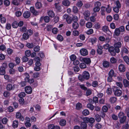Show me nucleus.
Returning a JSON list of instances; mask_svg holds the SVG:
<instances>
[{
	"mask_svg": "<svg viewBox=\"0 0 129 129\" xmlns=\"http://www.w3.org/2000/svg\"><path fill=\"white\" fill-rule=\"evenodd\" d=\"M90 77L89 73L87 71H85L83 73L82 75H80L78 76V79L81 81H82L84 79H88Z\"/></svg>",
	"mask_w": 129,
	"mask_h": 129,
	"instance_id": "1",
	"label": "nucleus"
},
{
	"mask_svg": "<svg viewBox=\"0 0 129 129\" xmlns=\"http://www.w3.org/2000/svg\"><path fill=\"white\" fill-rule=\"evenodd\" d=\"M108 51L113 56H115L116 53H118L119 52L118 49H116L115 47L113 46L110 47L108 49Z\"/></svg>",
	"mask_w": 129,
	"mask_h": 129,
	"instance_id": "2",
	"label": "nucleus"
},
{
	"mask_svg": "<svg viewBox=\"0 0 129 129\" xmlns=\"http://www.w3.org/2000/svg\"><path fill=\"white\" fill-rule=\"evenodd\" d=\"M84 121L87 123L89 122L91 123H93L94 121L95 120L93 118H88V117L84 118L83 119Z\"/></svg>",
	"mask_w": 129,
	"mask_h": 129,
	"instance_id": "3",
	"label": "nucleus"
},
{
	"mask_svg": "<svg viewBox=\"0 0 129 129\" xmlns=\"http://www.w3.org/2000/svg\"><path fill=\"white\" fill-rule=\"evenodd\" d=\"M80 53L83 56H86L88 54L87 50L84 48L81 49L80 50Z\"/></svg>",
	"mask_w": 129,
	"mask_h": 129,
	"instance_id": "4",
	"label": "nucleus"
},
{
	"mask_svg": "<svg viewBox=\"0 0 129 129\" xmlns=\"http://www.w3.org/2000/svg\"><path fill=\"white\" fill-rule=\"evenodd\" d=\"M16 117L17 118L19 119L21 121H23L24 120V118L22 116L21 114L19 112H17L16 114Z\"/></svg>",
	"mask_w": 129,
	"mask_h": 129,
	"instance_id": "5",
	"label": "nucleus"
},
{
	"mask_svg": "<svg viewBox=\"0 0 129 129\" xmlns=\"http://www.w3.org/2000/svg\"><path fill=\"white\" fill-rule=\"evenodd\" d=\"M26 92L28 94H30L32 93V90L31 87L30 86H26L25 88Z\"/></svg>",
	"mask_w": 129,
	"mask_h": 129,
	"instance_id": "6",
	"label": "nucleus"
},
{
	"mask_svg": "<svg viewBox=\"0 0 129 129\" xmlns=\"http://www.w3.org/2000/svg\"><path fill=\"white\" fill-rule=\"evenodd\" d=\"M83 15H84V18L86 20H88L89 18H88L90 15V12L88 11H85Z\"/></svg>",
	"mask_w": 129,
	"mask_h": 129,
	"instance_id": "7",
	"label": "nucleus"
},
{
	"mask_svg": "<svg viewBox=\"0 0 129 129\" xmlns=\"http://www.w3.org/2000/svg\"><path fill=\"white\" fill-rule=\"evenodd\" d=\"M30 11L35 16L39 14V12L36 10L33 7H31L30 8Z\"/></svg>",
	"mask_w": 129,
	"mask_h": 129,
	"instance_id": "8",
	"label": "nucleus"
},
{
	"mask_svg": "<svg viewBox=\"0 0 129 129\" xmlns=\"http://www.w3.org/2000/svg\"><path fill=\"white\" fill-rule=\"evenodd\" d=\"M114 95L117 96H120L122 94V91L121 90L117 88L115 91H114Z\"/></svg>",
	"mask_w": 129,
	"mask_h": 129,
	"instance_id": "9",
	"label": "nucleus"
},
{
	"mask_svg": "<svg viewBox=\"0 0 129 129\" xmlns=\"http://www.w3.org/2000/svg\"><path fill=\"white\" fill-rule=\"evenodd\" d=\"M41 64L40 62L36 63V66L34 68L35 70L36 71H39L40 70V66L41 65Z\"/></svg>",
	"mask_w": 129,
	"mask_h": 129,
	"instance_id": "10",
	"label": "nucleus"
},
{
	"mask_svg": "<svg viewBox=\"0 0 129 129\" xmlns=\"http://www.w3.org/2000/svg\"><path fill=\"white\" fill-rule=\"evenodd\" d=\"M119 70L120 72H124L125 71V66L122 64H120L119 66Z\"/></svg>",
	"mask_w": 129,
	"mask_h": 129,
	"instance_id": "11",
	"label": "nucleus"
},
{
	"mask_svg": "<svg viewBox=\"0 0 129 129\" xmlns=\"http://www.w3.org/2000/svg\"><path fill=\"white\" fill-rule=\"evenodd\" d=\"M30 15V13L29 11H26L23 14V17L26 18L29 17Z\"/></svg>",
	"mask_w": 129,
	"mask_h": 129,
	"instance_id": "12",
	"label": "nucleus"
},
{
	"mask_svg": "<svg viewBox=\"0 0 129 129\" xmlns=\"http://www.w3.org/2000/svg\"><path fill=\"white\" fill-rule=\"evenodd\" d=\"M114 47L116 49H118L119 51L120 52L119 48L121 47V44L120 42H119L115 43L114 44Z\"/></svg>",
	"mask_w": 129,
	"mask_h": 129,
	"instance_id": "13",
	"label": "nucleus"
},
{
	"mask_svg": "<svg viewBox=\"0 0 129 129\" xmlns=\"http://www.w3.org/2000/svg\"><path fill=\"white\" fill-rule=\"evenodd\" d=\"M83 61L87 64H89L91 62L90 59L89 58H83Z\"/></svg>",
	"mask_w": 129,
	"mask_h": 129,
	"instance_id": "14",
	"label": "nucleus"
},
{
	"mask_svg": "<svg viewBox=\"0 0 129 129\" xmlns=\"http://www.w3.org/2000/svg\"><path fill=\"white\" fill-rule=\"evenodd\" d=\"M62 4L66 6H69L70 4V2L68 0H64L62 2Z\"/></svg>",
	"mask_w": 129,
	"mask_h": 129,
	"instance_id": "15",
	"label": "nucleus"
},
{
	"mask_svg": "<svg viewBox=\"0 0 129 129\" xmlns=\"http://www.w3.org/2000/svg\"><path fill=\"white\" fill-rule=\"evenodd\" d=\"M86 123L85 122H82L81 124V128L82 129H86L87 127V125Z\"/></svg>",
	"mask_w": 129,
	"mask_h": 129,
	"instance_id": "16",
	"label": "nucleus"
},
{
	"mask_svg": "<svg viewBox=\"0 0 129 129\" xmlns=\"http://www.w3.org/2000/svg\"><path fill=\"white\" fill-rule=\"evenodd\" d=\"M123 82L124 86L125 87H127L129 86V81L126 79L123 80Z\"/></svg>",
	"mask_w": 129,
	"mask_h": 129,
	"instance_id": "17",
	"label": "nucleus"
},
{
	"mask_svg": "<svg viewBox=\"0 0 129 129\" xmlns=\"http://www.w3.org/2000/svg\"><path fill=\"white\" fill-rule=\"evenodd\" d=\"M126 118L125 116H123L120 118L119 120V121L121 123H123L125 121Z\"/></svg>",
	"mask_w": 129,
	"mask_h": 129,
	"instance_id": "18",
	"label": "nucleus"
},
{
	"mask_svg": "<svg viewBox=\"0 0 129 129\" xmlns=\"http://www.w3.org/2000/svg\"><path fill=\"white\" fill-rule=\"evenodd\" d=\"M14 88V86H12V85L11 84H8L7 86V89L8 90L10 91Z\"/></svg>",
	"mask_w": 129,
	"mask_h": 129,
	"instance_id": "19",
	"label": "nucleus"
},
{
	"mask_svg": "<svg viewBox=\"0 0 129 129\" xmlns=\"http://www.w3.org/2000/svg\"><path fill=\"white\" fill-rule=\"evenodd\" d=\"M48 15L50 17H53L54 16L55 14L54 12L51 10H50L48 12Z\"/></svg>",
	"mask_w": 129,
	"mask_h": 129,
	"instance_id": "20",
	"label": "nucleus"
},
{
	"mask_svg": "<svg viewBox=\"0 0 129 129\" xmlns=\"http://www.w3.org/2000/svg\"><path fill=\"white\" fill-rule=\"evenodd\" d=\"M5 69L1 67L0 68V74L1 75H3L5 74Z\"/></svg>",
	"mask_w": 129,
	"mask_h": 129,
	"instance_id": "21",
	"label": "nucleus"
},
{
	"mask_svg": "<svg viewBox=\"0 0 129 129\" xmlns=\"http://www.w3.org/2000/svg\"><path fill=\"white\" fill-rule=\"evenodd\" d=\"M66 122L65 120L64 119L61 120L60 122V124L61 126H64L66 124Z\"/></svg>",
	"mask_w": 129,
	"mask_h": 129,
	"instance_id": "22",
	"label": "nucleus"
},
{
	"mask_svg": "<svg viewBox=\"0 0 129 129\" xmlns=\"http://www.w3.org/2000/svg\"><path fill=\"white\" fill-rule=\"evenodd\" d=\"M79 67L81 69H84L86 68V65L85 63H82L80 64Z\"/></svg>",
	"mask_w": 129,
	"mask_h": 129,
	"instance_id": "23",
	"label": "nucleus"
},
{
	"mask_svg": "<svg viewBox=\"0 0 129 129\" xmlns=\"http://www.w3.org/2000/svg\"><path fill=\"white\" fill-rule=\"evenodd\" d=\"M87 107L92 110H93L94 108V106L90 103L88 104L87 105Z\"/></svg>",
	"mask_w": 129,
	"mask_h": 129,
	"instance_id": "24",
	"label": "nucleus"
},
{
	"mask_svg": "<svg viewBox=\"0 0 129 129\" xmlns=\"http://www.w3.org/2000/svg\"><path fill=\"white\" fill-rule=\"evenodd\" d=\"M79 26V25L77 22L74 23L73 25V27L75 29H77L78 27Z\"/></svg>",
	"mask_w": 129,
	"mask_h": 129,
	"instance_id": "25",
	"label": "nucleus"
},
{
	"mask_svg": "<svg viewBox=\"0 0 129 129\" xmlns=\"http://www.w3.org/2000/svg\"><path fill=\"white\" fill-rule=\"evenodd\" d=\"M18 124V122L17 121V120H15L14 121L13 124V126L14 127H17Z\"/></svg>",
	"mask_w": 129,
	"mask_h": 129,
	"instance_id": "26",
	"label": "nucleus"
},
{
	"mask_svg": "<svg viewBox=\"0 0 129 129\" xmlns=\"http://www.w3.org/2000/svg\"><path fill=\"white\" fill-rule=\"evenodd\" d=\"M120 31L118 28H116L114 31V34L116 36H119L120 33Z\"/></svg>",
	"mask_w": 129,
	"mask_h": 129,
	"instance_id": "27",
	"label": "nucleus"
},
{
	"mask_svg": "<svg viewBox=\"0 0 129 129\" xmlns=\"http://www.w3.org/2000/svg\"><path fill=\"white\" fill-rule=\"evenodd\" d=\"M117 99L115 97H112L110 100V101L111 103H115Z\"/></svg>",
	"mask_w": 129,
	"mask_h": 129,
	"instance_id": "28",
	"label": "nucleus"
},
{
	"mask_svg": "<svg viewBox=\"0 0 129 129\" xmlns=\"http://www.w3.org/2000/svg\"><path fill=\"white\" fill-rule=\"evenodd\" d=\"M82 107V104L80 103H78L76 105V109L77 110H79Z\"/></svg>",
	"mask_w": 129,
	"mask_h": 129,
	"instance_id": "29",
	"label": "nucleus"
},
{
	"mask_svg": "<svg viewBox=\"0 0 129 129\" xmlns=\"http://www.w3.org/2000/svg\"><path fill=\"white\" fill-rule=\"evenodd\" d=\"M95 119L97 121L99 122L101 121V118L99 115L96 114L95 115Z\"/></svg>",
	"mask_w": 129,
	"mask_h": 129,
	"instance_id": "30",
	"label": "nucleus"
},
{
	"mask_svg": "<svg viewBox=\"0 0 129 129\" xmlns=\"http://www.w3.org/2000/svg\"><path fill=\"white\" fill-rule=\"evenodd\" d=\"M123 59L125 62L128 64H129V58L127 56H125L123 57Z\"/></svg>",
	"mask_w": 129,
	"mask_h": 129,
	"instance_id": "31",
	"label": "nucleus"
},
{
	"mask_svg": "<svg viewBox=\"0 0 129 129\" xmlns=\"http://www.w3.org/2000/svg\"><path fill=\"white\" fill-rule=\"evenodd\" d=\"M106 10V8L104 7H102L101 8V14L102 15H105L104 12Z\"/></svg>",
	"mask_w": 129,
	"mask_h": 129,
	"instance_id": "32",
	"label": "nucleus"
},
{
	"mask_svg": "<svg viewBox=\"0 0 129 129\" xmlns=\"http://www.w3.org/2000/svg\"><path fill=\"white\" fill-rule=\"evenodd\" d=\"M82 113L84 115L86 116L88 115L89 113V112L88 110L85 109L83 111Z\"/></svg>",
	"mask_w": 129,
	"mask_h": 129,
	"instance_id": "33",
	"label": "nucleus"
},
{
	"mask_svg": "<svg viewBox=\"0 0 129 129\" xmlns=\"http://www.w3.org/2000/svg\"><path fill=\"white\" fill-rule=\"evenodd\" d=\"M23 37L24 39L26 40L29 38V36L27 34L24 33L23 35Z\"/></svg>",
	"mask_w": 129,
	"mask_h": 129,
	"instance_id": "34",
	"label": "nucleus"
},
{
	"mask_svg": "<svg viewBox=\"0 0 129 129\" xmlns=\"http://www.w3.org/2000/svg\"><path fill=\"white\" fill-rule=\"evenodd\" d=\"M83 5V3L81 1H79L77 3L76 5L78 7H81Z\"/></svg>",
	"mask_w": 129,
	"mask_h": 129,
	"instance_id": "35",
	"label": "nucleus"
},
{
	"mask_svg": "<svg viewBox=\"0 0 129 129\" xmlns=\"http://www.w3.org/2000/svg\"><path fill=\"white\" fill-rule=\"evenodd\" d=\"M103 66L107 68L109 66V63L107 61H105L103 63Z\"/></svg>",
	"mask_w": 129,
	"mask_h": 129,
	"instance_id": "36",
	"label": "nucleus"
},
{
	"mask_svg": "<svg viewBox=\"0 0 129 129\" xmlns=\"http://www.w3.org/2000/svg\"><path fill=\"white\" fill-rule=\"evenodd\" d=\"M18 24L17 22L15 21H14L12 24V26L14 28H16L18 27Z\"/></svg>",
	"mask_w": 129,
	"mask_h": 129,
	"instance_id": "37",
	"label": "nucleus"
},
{
	"mask_svg": "<svg viewBox=\"0 0 129 129\" xmlns=\"http://www.w3.org/2000/svg\"><path fill=\"white\" fill-rule=\"evenodd\" d=\"M94 5L95 7H100L101 5V4L100 2L98 1L95 3Z\"/></svg>",
	"mask_w": 129,
	"mask_h": 129,
	"instance_id": "38",
	"label": "nucleus"
},
{
	"mask_svg": "<svg viewBox=\"0 0 129 129\" xmlns=\"http://www.w3.org/2000/svg\"><path fill=\"white\" fill-rule=\"evenodd\" d=\"M26 46L29 48H32L35 46L33 43H27L26 45Z\"/></svg>",
	"mask_w": 129,
	"mask_h": 129,
	"instance_id": "39",
	"label": "nucleus"
},
{
	"mask_svg": "<svg viewBox=\"0 0 129 129\" xmlns=\"http://www.w3.org/2000/svg\"><path fill=\"white\" fill-rule=\"evenodd\" d=\"M102 30L104 31L105 32H106L108 30H109L108 27L106 26H104L103 27Z\"/></svg>",
	"mask_w": 129,
	"mask_h": 129,
	"instance_id": "40",
	"label": "nucleus"
},
{
	"mask_svg": "<svg viewBox=\"0 0 129 129\" xmlns=\"http://www.w3.org/2000/svg\"><path fill=\"white\" fill-rule=\"evenodd\" d=\"M36 7L38 9H40L42 7L41 4L40 2H38L36 4Z\"/></svg>",
	"mask_w": 129,
	"mask_h": 129,
	"instance_id": "41",
	"label": "nucleus"
},
{
	"mask_svg": "<svg viewBox=\"0 0 129 129\" xmlns=\"http://www.w3.org/2000/svg\"><path fill=\"white\" fill-rule=\"evenodd\" d=\"M25 75L26 76V78H25V80L26 82H27L29 80V76L28 74L27 73H25Z\"/></svg>",
	"mask_w": 129,
	"mask_h": 129,
	"instance_id": "42",
	"label": "nucleus"
},
{
	"mask_svg": "<svg viewBox=\"0 0 129 129\" xmlns=\"http://www.w3.org/2000/svg\"><path fill=\"white\" fill-rule=\"evenodd\" d=\"M92 25L90 22H88L86 24V27L88 28H90L92 27Z\"/></svg>",
	"mask_w": 129,
	"mask_h": 129,
	"instance_id": "43",
	"label": "nucleus"
},
{
	"mask_svg": "<svg viewBox=\"0 0 129 129\" xmlns=\"http://www.w3.org/2000/svg\"><path fill=\"white\" fill-rule=\"evenodd\" d=\"M12 3L13 4L16 5L18 6L19 4V2L18 0H13Z\"/></svg>",
	"mask_w": 129,
	"mask_h": 129,
	"instance_id": "44",
	"label": "nucleus"
},
{
	"mask_svg": "<svg viewBox=\"0 0 129 129\" xmlns=\"http://www.w3.org/2000/svg\"><path fill=\"white\" fill-rule=\"evenodd\" d=\"M100 10V8L99 7H95L93 9V11L94 12H98Z\"/></svg>",
	"mask_w": 129,
	"mask_h": 129,
	"instance_id": "45",
	"label": "nucleus"
},
{
	"mask_svg": "<svg viewBox=\"0 0 129 129\" xmlns=\"http://www.w3.org/2000/svg\"><path fill=\"white\" fill-rule=\"evenodd\" d=\"M25 95V93L24 92H21L18 95L19 96L20 98H23Z\"/></svg>",
	"mask_w": 129,
	"mask_h": 129,
	"instance_id": "46",
	"label": "nucleus"
},
{
	"mask_svg": "<svg viewBox=\"0 0 129 129\" xmlns=\"http://www.w3.org/2000/svg\"><path fill=\"white\" fill-rule=\"evenodd\" d=\"M72 21H73L74 22H77L78 20V18L76 16H74L72 18Z\"/></svg>",
	"mask_w": 129,
	"mask_h": 129,
	"instance_id": "47",
	"label": "nucleus"
},
{
	"mask_svg": "<svg viewBox=\"0 0 129 129\" xmlns=\"http://www.w3.org/2000/svg\"><path fill=\"white\" fill-rule=\"evenodd\" d=\"M30 51L29 50L26 51L25 52V55L27 57L29 56L30 55Z\"/></svg>",
	"mask_w": 129,
	"mask_h": 129,
	"instance_id": "48",
	"label": "nucleus"
},
{
	"mask_svg": "<svg viewBox=\"0 0 129 129\" xmlns=\"http://www.w3.org/2000/svg\"><path fill=\"white\" fill-rule=\"evenodd\" d=\"M40 50V47L38 46H36L34 48V51L35 52H38Z\"/></svg>",
	"mask_w": 129,
	"mask_h": 129,
	"instance_id": "49",
	"label": "nucleus"
},
{
	"mask_svg": "<svg viewBox=\"0 0 129 129\" xmlns=\"http://www.w3.org/2000/svg\"><path fill=\"white\" fill-rule=\"evenodd\" d=\"M106 12L108 13H110L111 11V8L110 7L109 5H108V7L106 8Z\"/></svg>",
	"mask_w": 129,
	"mask_h": 129,
	"instance_id": "50",
	"label": "nucleus"
},
{
	"mask_svg": "<svg viewBox=\"0 0 129 129\" xmlns=\"http://www.w3.org/2000/svg\"><path fill=\"white\" fill-rule=\"evenodd\" d=\"M116 7H117L118 8H120L121 7V5L119 1H117L116 2Z\"/></svg>",
	"mask_w": 129,
	"mask_h": 129,
	"instance_id": "51",
	"label": "nucleus"
},
{
	"mask_svg": "<svg viewBox=\"0 0 129 129\" xmlns=\"http://www.w3.org/2000/svg\"><path fill=\"white\" fill-rule=\"evenodd\" d=\"M57 38L60 41H62L63 40V37L60 35H58L57 37Z\"/></svg>",
	"mask_w": 129,
	"mask_h": 129,
	"instance_id": "52",
	"label": "nucleus"
},
{
	"mask_svg": "<svg viewBox=\"0 0 129 129\" xmlns=\"http://www.w3.org/2000/svg\"><path fill=\"white\" fill-rule=\"evenodd\" d=\"M19 101L20 104H23L24 103V100L23 98H20Z\"/></svg>",
	"mask_w": 129,
	"mask_h": 129,
	"instance_id": "53",
	"label": "nucleus"
},
{
	"mask_svg": "<svg viewBox=\"0 0 129 129\" xmlns=\"http://www.w3.org/2000/svg\"><path fill=\"white\" fill-rule=\"evenodd\" d=\"M98 85V83L96 81H93L92 83V86L94 87H96Z\"/></svg>",
	"mask_w": 129,
	"mask_h": 129,
	"instance_id": "54",
	"label": "nucleus"
},
{
	"mask_svg": "<svg viewBox=\"0 0 129 129\" xmlns=\"http://www.w3.org/2000/svg\"><path fill=\"white\" fill-rule=\"evenodd\" d=\"M102 110L103 112H107L108 110V107L106 106H103L102 108Z\"/></svg>",
	"mask_w": 129,
	"mask_h": 129,
	"instance_id": "55",
	"label": "nucleus"
},
{
	"mask_svg": "<svg viewBox=\"0 0 129 129\" xmlns=\"http://www.w3.org/2000/svg\"><path fill=\"white\" fill-rule=\"evenodd\" d=\"M93 31L92 29H89L87 32V34L88 35H90L93 33Z\"/></svg>",
	"mask_w": 129,
	"mask_h": 129,
	"instance_id": "56",
	"label": "nucleus"
},
{
	"mask_svg": "<svg viewBox=\"0 0 129 129\" xmlns=\"http://www.w3.org/2000/svg\"><path fill=\"white\" fill-rule=\"evenodd\" d=\"M44 19L45 22H48L49 21L50 18L48 16H46L44 17Z\"/></svg>",
	"mask_w": 129,
	"mask_h": 129,
	"instance_id": "57",
	"label": "nucleus"
},
{
	"mask_svg": "<svg viewBox=\"0 0 129 129\" xmlns=\"http://www.w3.org/2000/svg\"><path fill=\"white\" fill-rule=\"evenodd\" d=\"M110 61L112 63H115L116 61V60L114 58L112 57L111 58Z\"/></svg>",
	"mask_w": 129,
	"mask_h": 129,
	"instance_id": "58",
	"label": "nucleus"
},
{
	"mask_svg": "<svg viewBox=\"0 0 129 129\" xmlns=\"http://www.w3.org/2000/svg\"><path fill=\"white\" fill-rule=\"evenodd\" d=\"M34 60L36 61V63L40 62L41 59L39 57L36 56L35 57Z\"/></svg>",
	"mask_w": 129,
	"mask_h": 129,
	"instance_id": "59",
	"label": "nucleus"
},
{
	"mask_svg": "<svg viewBox=\"0 0 129 129\" xmlns=\"http://www.w3.org/2000/svg\"><path fill=\"white\" fill-rule=\"evenodd\" d=\"M10 93L7 91H5L4 93V96L6 97H8L9 96Z\"/></svg>",
	"mask_w": 129,
	"mask_h": 129,
	"instance_id": "60",
	"label": "nucleus"
},
{
	"mask_svg": "<svg viewBox=\"0 0 129 129\" xmlns=\"http://www.w3.org/2000/svg\"><path fill=\"white\" fill-rule=\"evenodd\" d=\"M70 58L72 61H74L76 58V57L74 55H73L70 56Z\"/></svg>",
	"mask_w": 129,
	"mask_h": 129,
	"instance_id": "61",
	"label": "nucleus"
},
{
	"mask_svg": "<svg viewBox=\"0 0 129 129\" xmlns=\"http://www.w3.org/2000/svg\"><path fill=\"white\" fill-rule=\"evenodd\" d=\"M114 73V71L113 70H111L109 73V75L113 76Z\"/></svg>",
	"mask_w": 129,
	"mask_h": 129,
	"instance_id": "62",
	"label": "nucleus"
},
{
	"mask_svg": "<svg viewBox=\"0 0 129 129\" xmlns=\"http://www.w3.org/2000/svg\"><path fill=\"white\" fill-rule=\"evenodd\" d=\"M129 127V125L127 123L123 125L122 126V129H128Z\"/></svg>",
	"mask_w": 129,
	"mask_h": 129,
	"instance_id": "63",
	"label": "nucleus"
},
{
	"mask_svg": "<svg viewBox=\"0 0 129 129\" xmlns=\"http://www.w3.org/2000/svg\"><path fill=\"white\" fill-rule=\"evenodd\" d=\"M106 92L108 94H111L112 93L111 88H108Z\"/></svg>",
	"mask_w": 129,
	"mask_h": 129,
	"instance_id": "64",
	"label": "nucleus"
}]
</instances>
